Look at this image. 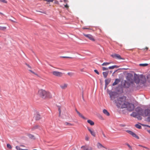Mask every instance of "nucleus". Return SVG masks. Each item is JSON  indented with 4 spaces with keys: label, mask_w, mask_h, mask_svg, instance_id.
I'll return each instance as SVG.
<instances>
[{
    "label": "nucleus",
    "mask_w": 150,
    "mask_h": 150,
    "mask_svg": "<svg viewBox=\"0 0 150 150\" xmlns=\"http://www.w3.org/2000/svg\"><path fill=\"white\" fill-rule=\"evenodd\" d=\"M126 98L123 96L115 100V102L117 107L121 108H127L130 111L133 110L134 108V104L126 102Z\"/></svg>",
    "instance_id": "f257e3e1"
},
{
    "label": "nucleus",
    "mask_w": 150,
    "mask_h": 150,
    "mask_svg": "<svg viewBox=\"0 0 150 150\" xmlns=\"http://www.w3.org/2000/svg\"><path fill=\"white\" fill-rule=\"evenodd\" d=\"M38 93L40 96L43 99H46L52 98V94L49 91L41 89L39 90Z\"/></svg>",
    "instance_id": "f03ea898"
},
{
    "label": "nucleus",
    "mask_w": 150,
    "mask_h": 150,
    "mask_svg": "<svg viewBox=\"0 0 150 150\" xmlns=\"http://www.w3.org/2000/svg\"><path fill=\"white\" fill-rule=\"evenodd\" d=\"M52 73L53 75L56 76L61 77L62 75V72L58 71H53Z\"/></svg>",
    "instance_id": "7ed1b4c3"
},
{
    "label": "nucleus",
    "mask_w": 150,
    "mask_h": 150,
    "mask_svg": "<svg viewBox=\"0 0 150 150\" xmlns=\"http://www.w3.org/2000/svg\"><path fill=\"white\" fill-rule=\"evenodd\" d=\"M126 132L130 135H132L133 137L136 138L137 139H139V137L132 131L130 130H127L126 131Z\"/></svg>",
    "instance_id": "20e7f679"
},
{
    "label": "nucleus",
    "mask_w": 150,
    "mask_h": 150,
    "mask_svg": "<svg viewBox=\"0 0 150 150\" xmlns=\"http://www.w3.org/2000/svg\"><path fill=\"white\" fill-rule=\"evenodd\" d=\"M142 115L145 117L150 116V110H145L144 113Z\"/></svg>",
    "instance_id": "39448f33"
},
{
    "label": "nucleus",
    "mask_w": 150,
    "mask_h": 150,
    "mask_svg": "<svg viewBox=\"0 0 150 150\" xmlns=\"http://www.w3.org/2000/svg\"><path fill=\"white\" fill-rule=\"evenodd\" d=\"M111 56L113 58H115L117 59H122L120 56L119 54H114L111 55Z\"/></svg>",
    "instance_id": "423d86ee"
},
{
    "label": "nucleus",
    "mask_w": 150,
    "mask_h": 150,
    "mask_svg": "<svg viewBox=\"0 0 150 150\" xmlns=\"http://www.w3.org/2000/svg\"><path fill=\"white\" fill-rule=\"evenodd\" d=\"M83 35L86 37L88 38L89 40L93 41H94L95 39L93 37V36L90 34H83Z\"/></svg>",
    "instance_id": "0eeeda50"
},
{
    "label": "nucleus",
    "mask_w": 150,
    "mask_h": 150,
    "mask_svg": "<svg viewBox=\"0 0 150 150\" xmlns=\"http://www.w3.org/2000/svg\"><path fill=\"white\" fill-rule=\"evenodd\" d=\"M81 148L83 150H93L92 147H88L86 146H83Z\"/></svg>",
    "instance_id": "6e6552de"
},
{
    "label": "nucleus",
    "mask_w": 150,
    "mask_h": 150,
    "mask_svg": "<svg viewBox=\"0 0 150 150\" xmlns=\"http://www.w3.org/2000/svg\"><path fill=\"white\" fill-rule=\"evenodd\" d=\"M87 129L88 130L90 133L91 135L93 137H95L96 136V134L94 131L91 129L90 128H89L88 127H87Z\"/></svg>",
    "instance_id": "1a4fd4ad"
},
{
    "label": "nucleus",
    "mask_w": 150,
    "mask_h": 150,
    "mask_svg": "<svg viewBox=\"0 0 150 150\" xmlns=\"http://www.w3.org/2000/svg\"><path fill=\"white\" fill-rule=\"evenodd\" d=\"M115 93L113 92H111L109 93L110 97L111 100H113L115 98Z\"/></svg>",
    "instance_id": "9d476101"
},
{
    "label": "nucleus",
    "mask_w": 150,
    "mask_h": 150,
    "mask_svg": "<svg viewBox=\"0 0 150 150\" xmlns=\"http://www.w3.org/2000/svg\"><path fill=\"white\" fill-rule=\"evenodd\" d=\"M34 117L36 120H39L41 118L40 115L38 113H36Z\"/></svg>",
    "instance_id": "9b49d317"
},
{
    "label": "nucleus",
    "mask_w": 150,
    "mask_h": 150,
    "mask_svg": "<svg viewBox=\"0 0 150 150\" xmlns=\"http://www.w3.org/2000/svg\"><path fill=\"white\" fill-rule=\"evenodd\" d=\"M68 86V84L66 83H64L60 86V87L62 89H66Z\"/></svg>",
    "instance_id": "f8f14e48"
},
{
    "label": "nucleus",
    "mask_w": 150,
    "mask_h": 150,
    "mask_svg": "<svg viewBox=\"0 0 150 150\" xmlns=\"http://www.w3.org/2000/svg\"><path fill=\"white\" fill-rule=\"evenodd\" d=\"M111 81V79H106L105 80V87H106L108 85L109 83Z\"/></svg>",
    "instance_id": "ddd939ff"
},
{
    "label": "nucleus",
    "mask_w": 150,
    "mask_h": 150,
    "mask_svg": "<svg viewBox=\"0 0 150 150\" xmlns=\"http://www.w3.org/2000/svg\"><path fill=\"white\" fill-rule=\"evenodd\" d=\"M76 111L78 114L79 115V116H80V117L82 118L84 120H86L87 118L84 117V116H83V115L81 114L78 111H77V110H76Z\"/></svg>",
    "instance_id": "4468645a"
},
{
    "label": "nucleus",
    "mask_w": 150,
    "mask_h": 150,
    "mask_svg": "<svg viewBox=\"0 0 150 150\" xmlns=\"http://www.w3.org/2000/svg\"><path fill=\"white\" fill-rule=\"evenodd\" d=\"M40 127V126L38 125H35L32 128V129L33 130H35L36 129H39Z\"/></svg>",
    "instance_id": "2eb2a0df"
},
{
    "label": "nucleus",
    "mask_w": 150,
    "mask_h": 150,
    "mask_svg": "<svg viewBox=\"0 0 150 150\" xmlns=\"http://www.w3.org/2000/svg\"><path fill=\"white\" fill-rule=\"evenodd\" d=\"M103 112L104 114L107 115V116H109L110 115V113L106 109H104L103 110Z\"/></svg>",
    "instance_id": "dca6fc26"
},
{
    "label": "nucleus",
    "mask_w": 150,
    "mask_h": 150,
    "mask_svg": "<svg viewBox=\"0 0 150 150\" xmlns=\"http://www.w3.org/2000/svg\"><path fill=\"white\" fill-rule=\"evenodd\" d=\"M97 146L98 149L100 148L101 147H103L104 148L107 149L106 148L103 146L102 144L99 142L97 144Z\"/></svg>",
    "instance_id": "f3484780"
},
{
    "label": "nucleus",
    "mask_w": 150,
    "mask_h": 150,
    "mask_svg": "<svg viewBox=\"0 0 150 150\" xmlns=\"http://www.w3.org/2000/svg\"><path fill=\"white\" fill-rule=\"evenodd\" d=\"M120 80L118 79H116L115 82L113 83L112 85L114 86L120 82Z\"/></svg>",
    "instance_id": "a211bd4d"
},
{
    "label": "nucleus",
    "mask_w": 150,
    "mask_h": 150,
    "mask_svg": "<svg viewBox=\"0 0 150 150\" xmlns=\"http://www.w3.org/2000/svg\"><path fill=\"white\" fill-rule=\"evenodd\" d=\"M64 125H66V126L68 125V126H74V124H71V123H69L67 122H65L64 123Z\"/></svg>",
    "instance_id": "6ab92c4d"
},
{
    "label": "nucleus",
    "mask_w": 150,
    "mask_h": 150,
    "mask_svg": "<svg viewBox=\"0 0 150 150\" xmlns=\"http://www.w3.org/2000/svg\"><path fill=\"white\" fill-rule=\"evenodd\" d=\"M87 122L89 124L91 125H93L94 124V123L91 120H87Z\"/></svg>",
    "instance_id": "aec40b11"
},
{
    "label": "nucleus",
    "mask_w": 150,
    "mask_h": 150,
    "mask_svg": "<svg viewBox=\"0 0 150 150\" xmlns=\"http://www.w3.org/2000/svg\"><path fill=\"white\" fill-rule=\"evenodd\" d=\"M104 77L105 78H106L108 74V72H104L103 73Z\"/></svg>",
    "instance_id": "412c9836"
},
{
    "label": "nucleus",
    "mask_w": 150,
    "mask_h": 150,
    "mask_svg": "<svg viewBox=\"0 0 150 150\" xmlns=\"http://www.w3.org/2000/svg\"><path fill=\"white\" fill-rule=\"evenodd\" d=\"M118 67L117 65H114L112 66L109 67H108V69H113L115 68H117Z\"/></svg>",
    "instance_id": "4be33fe9"
},
{
    "label": "nucleus",
    "mask_w": 150,
    "mask_h": 150,
    "mask_svg": "<svg viewBox=\"0 0 150 150\" xmlns=\"http://www.w3.org/2000/svg\"><path fill=\"white\" fill-rule=\"evenodd\" d=\"M85 140L87 141H89L90 139V137L88 134H86L85 137Z\"/></svg>",
    "instance_id": "5701e85b"
},
{
    "label": "nucleus",
    "mask_w": 150,
    "mask_h": 150,
    "mask_svg": "<svg viewBox=\"0 0 150 150\" xmlns=\"http://www.w3.org/2000/svg\"><path fill=\"white\" fill-rule=\"evenodd\" d=\"M137 114H138V113L133 112H132V114H131V116H132L134 117H135L137 116Z\"/></svg>",
    "instance_id": "b1692460"
},
{
    "label": "nucleus",
    "mask_w": 150,
    "mask_h": 150,
    "mask_svg": "<svg viewBox=\"0 0 150 150\" xmlns=\"http://www.w3.org/2000/svg\"><path fill=\"white\" fill-rule=\"evenodd\" d=\"M28 137H29V138L31 139H35V137L33 135H32L31 134H30L28 135Z\"/></svg>",
    "instance_id": "393cba45"
},
{
    "label": "nucleus",
    "mask_w": 150,
    "mask_h": 150,
    "mask_svg": "<svg viewBox=\"0 0 150 150\" xmlns=\"http://www.w3.org/2000/svg\"><path fill=\"white\" fill-rule=\"evenodd\" d=\"M16 148L17 150H28L27 149H22L19 146H16Z\"/></svg>",
    "instance_id": "a878e982"
},
{
    "label": "nucleus",
    "mask_w": 150,
    "mask_h": 150,
    "mask_svg": "<svg viewBox=\"0 0 150 150\" xmlns=\"http://www.w3.org/2000/svg\"><path fill=\"white\" fill-rule=\"evenodd\" d=\"M6 29V27H1L0 26V30H5Z\"/></svg>",
    "instance_id": "bb28decb"
},
{
    "label": "nucleus",
    "mask_w": 150,
    "mask_h": 150,
    "mask_svg": "<svg viewBox=\"0 0 150 150\" xmlns=\"http://www.w3.org/2000/svg\"><path fill=\"white\" fill-rule=\"evenodd\" d=\"M148 64L145 63V64H139V65L140 66L142 67H145L148 66Z\"/></svg>",
    "instance_id": "cd10ccee"
},
{
    "label": "nucleus",
    "mask_w": 150,
    "mask_h": 150,
    "mask_svg": "<svg viewBox=\"0 0 150 150\" xmlns=\"http://www.w3.org/2000/svg\"><path fill=\"white\" fill-rule=\"evenodd\" d=\"M135 126L137 128H138V129H141V128H142V127L141 126L139 125V124H136L135 125Z\"/></svg>",
    "instance_id": "c85d7f7f"
},
{
    "label": "nucleus",
    "mask_w": 150,
    "mask_h": 150,
    "mask_svg": "<svg viewBox=\"0 0 150 150\" xmlns=\"http://www.w3.org/2000/svg\"><path fill=\"white\" fill-rule=\"evenodd\" d=\"M110 64V62H104L103 63V64H102V66H105V65H108L109 64Z\"/></svg>",
    "instance_id": "c756f323"
},
{
    "label": "nucleus",
    "mask_w": 150,
    "mask_h": 150,
    "mask_svg": "<svg viewBox=\"0 0 150 150\" xmlns=\"http://www.w3.org/2000/svg\"><path fill=\"white\" fill-rule=\"evenodd\" d=\"M135 82L137 84L139 82V79H137L135 80Z\"/></svg>",
    "instance_id": "7c9ffc66"
},
{
    "label": "nucleus",
    "mask_w": 150,
    "mask_h": 150,
    "mask_svg": "<svg viewBox=\"0 0 150 150\" xmlns=\"http://www.w3.org/2000/svg\"><path fill=\"white\" fill-rule=\"evenodd\" d=\"M7 146L8 148L10 149H11L12 148V147L11 146V145L10 144H7Z\"/></svg>",
    "instance_id": "2f4dec72"
},
{
    "label": "nucleus",
    "mask_w": 150,
    "mask_h": 150,
    "mask_svg": "<svg viewBox=\"0 0 150 150\" xmlns=\"http://www.w3.org/2000/svg\"><path fill=\"white\" fill-rule=\"evenodd\" d=\"M126 84L128 86H125V87H128L129 85V83L128 82H125V86Z\"/></svg>",
    "instance_id": "473e14b6"
},
{
    "label": "nucleus",
    "mask_w": 150,
    "mask_h": 150,
    "mask_svg": "<svg viewBox=\"0 0 150 150\" xmlns=\"http://www.w3.org/2000/svg\"><path fill=\"white\" fill-rule=\"evenodd\" d=\"M0 2H3L4 3H7V1L5 0H0Z\"/></svg>",
    "instance_id": "72a5a7b5"
},
{
    "label": "nucleus",
    "mask_w": 150,
    "mask_h": 150,
    "mask_svg": "<svg viewBox=\"0 0 150 150\" xmlns=\"http://www.w3.org/2000/svg\"><path fill=\"white\" fill-rule=\"evenodd\" d=\"M29 71L33 74L38 76V74H37L35 73V72H34L33 71H32L31 70H29Z\"/></svg>",
    "instance_id": "f704fd0d"
},
{
    "label": "nucleus",
    "mask_w": 150,
    "mask_h": 150,
    "mask_svg": "<svg viewBox=\"0 0 150 150\" xmlns=\"http://www.w3.org/2000/svg\"><path fill=\"white\" fill-rule=\"evenodd\" d=\"M94 71L97 74L99 75V73L98 72V71H97V70L96 69H95L94 70Z\"/></svg>",
    "instance_id": "c9c22d12"
},
{
    "label": "nucleus",
    "mask_w": 150,
    "mask_h": 150,
    "mask_svg": "<svg viewBox=\"0 0 150 150\" xmlns=\"http://www.w3.org/2000/svg\"><path fill=\"white\" fill-rule=\"evenodd\" d=\"M45 1H46L47 2H53L54 1V0H44Z\"/></svg>",
    "instance_id": "e433bc0d"
},
{
    "label": "nucleus",
    "mask_w": 150,
    "mask_h": 150,
    "mask_svg": "<svg viewBox=\"0 0 150 150\" xmlns=\"http://www.w3.org/2000/svg\"><path fill=\"white\" fill-rule=\"evenodd\" d=\"M108 68H105V67H103L102 68V70L103 71H105L108 70Z\"/></svg>",
    "instance_id": "4c0bfd02"
},
{
    "label": "nucleus",
    "mask_w": 150,
    "mask_h": 150,
    "mask_svg": "<svg viewBox=\"0 0 150 150\" xmlns=\"http://www.w3.org/2000/svg\"><path fill=\"white\" fill-rule=\"evenodd\" d=\"M67 74L69 75V76H72L73 74V73H70V72H69V73H67Z\"/></svg>",
    "instance_id": "58836bf2"
},
{
    "label": "nucleus",
    "mask_w": 150,
    "mask_h": 150,
    "mask_svg": "<svg viewBox=\"0 0 150 150\" xmlns=\"http://www.w3.org/2000/svg\"><path fill=\"white\" fill-rule=\"evenodd\" d=\"M139 146L142 147H143L145 148V149H147L148 150L149 149L148 148H147V147H145V146H143L140 145H139Z\"/></svg>",
    "instance_id": "ea45409f"
},
{
    "label": "nucleus",
    "mask_w": 150,
    "mask_h": 150,
    "mask_svg": "<svg viewBox=\"0 0 150 150\" xmlns=\"http://www.w3.org/2000/svg\"><path fill=\"white\" fill-rule=\"evenodd\" d=\"M25 64L28 67H29V68L31 69V67L28 64H27V63H26Z\"/></svg>",
    "instance_id": "a19ab883"
},
{
    "label": "nucleus",
    "mask_w": 150,
    "mask_h": 150,
    "mask_svg": "<svg viewBox=\"0 0 150 150\" xmlns=\"http://www.w3.org/2000/svg\"><path fill=\"white\" fill-rule=\"evenodd\" d=\"M58 110L59 112V115L60 116V113H61V110L60 108H59V109H58Z\"/></svg>",
    "instance_id": "79ce46f5"
},
{
    "label": "nucleus",
    "mask_w": 150,
    "mask_h": 150,
    "mask_svg": "<svg viewBox=\"0 0 150 150\" xmlns=\"http://www.w3.org/2000/svg\"><path fill=\"white\" fill-rule=\"evenodd\" d=\"M127 146L129 148H131V146H130L128 144H127Z\"/></svg>",
    "instance_id": "37998d69"
},
{
    "label": "nucleus",
    "mask_w": 150,
    "mask_h": 150,
    "mask_svg": "<svg viewBox=\"0 0 150 150\" xmlns=\"http://www.w3.org/2000/svg\"><path fill=\"white\" fill-rule=\"evenodd\" d=\"M102 134L104 137H106L105 135V134H104V133L103 132H102Z\"/></svg>",
    "instance_id": "c03bdc74"
},
{
    "label": "nucleus",
    "mask_w": 150,
    "mask_h": 150,
    "mask_svg": "<svg viewBox=\"0 0 150 150\" xmlns=\"http://www.w3.org/2000/svg\"><path fill=\"white\" fill-rule=\"evenodd\" d=\"M64 6H65V7L67 8H68V5L67 4H66V5H65Z\"/></svg>",
    "instance_id": "a18cd8bd"
},
{
    "label": "nucleus",
    "mask_w": 150,
    "mask_h": 150,
    "mask_svg": "<svg viewBox=\"0 0 150 150\" xmlns=\"http://www.w3.org/2000/svg\"><path fill=\"white\" fill-rule=\"evenodd\" d=\"M147 120L149 121L150 122V117H148L147 118Z\"/></svg>",
    "instance_id": "49530a36"
},
{
    "label": "nucleus",
    "mask_w": 150,
    "mask_h": 150,
    "mask_svg": "<svg viewBox=\"0 0 150 150\" xmlns=\"http://www.w3.org/2000/svg\"><path fill=\"white\" fill-rule=\"evenodd\" d=\"M83 29H90V28H83Z\"/></svg>",
    "instance_id": "de8ad7c7"
},
{
    "label": "nucleus",
    "mask_w": 150,
    "mask_h": 150,
    "mask_svg": "<svg viewBox=\"0 0 150 150\" xmlns=\"http://www.w3.org/2000/svg\"><path fill=\"white\" fill-rule=\"evenodd\" d=\"M148 48L147 47H146L144 49V50L145 49H146V50H147L148 49Z\"/></svg>",
    "instance_id": "09e8293b"
},
{
    "label": "nucleus",
    "mask_w": 150,
    "mask_h": 150,
    "mask_svg": "<svg viewBox=\"0 0 150 150\" xmlns=\"http://www.w3.org/2000/svg\"><path fill=\"white\" fill-rule=\"evenodd\" d=\"M147 131L149 134H150V130H148Z\"/></svg>",
    "instance_id": "8fccbe9b"
},
{
    "label": "nucleus",
    "mask_w": 150,
    "mask_h": 150,
    "mask_svg": "<svg viewBox=\"0 0 150 150\" xmlns=\"http://www.w3.org/2000/svg\"><path fill=\"white\" fill-rule=\"evenodd\" d=\"M20 146H23V147H24L25 146H24V145H20Z\"/></svg>",
    "instance_id": "3c124183"
},
{
    "label": "nucleus",
    "mask_w": 150,
    "mask_h": 150,
    "mask_svg": "<svg viewBox=\"0 0 150 150\" xmlns=\"http://www.w3.org/2000/svg\"><path fill=\"white\" fill-rule=\"evenodd\" d=\"M146 126H147L148 127H150V126H149L147 125H146Z\"/></svg>",
    "instance_id": "603ef678"
},
{
    "label": "nucleus",
    "mask_w": 150,
    "mask_h": 150,
    "mask_svg": "<svg viewBox=\"0 0 150 150\" xmlns=\"http://www.w3.org/2000/svg\"><path fill=\"white\" fill-rule=\"evenodd\" d=\"M11 21H13V22H14V21H13V20H11Z\"/></svg>",
    "instance_id": "864d4df0"
},
{
    "label": "nucleus",
    "mask_w": 150,
    "mask_h": 150,
    "mask_svg": "<svg viewBox=\"0 0 150 150\" xmlns=\"http://www.w3.org/2000/svg\"><path fill=\"white\" fill-rule=\"evenodd\" d=\"M33 150H36V149H33Z\"/></svg>",
    "instance_id": "5fc2aeb1"
},
{
    "label": "nucleus",
    "mask_w": 150,
    "mask_h": 150,
    "mask_svg": "<svg viewBox=\"0 0 150 150\" xmlns=\"http://www.w3.org/2000/svg\"><path fill=\"white\" fill-rule=\"evenodd\" d=\"M144 79H145V77H144Z\"/></svg>",
    "instance_id": "6e6d98bb"
},
{
    "label": "nucleus",
    "mask_w": 150,
    "mask_h": 150,
    "mask_svg": "<svg viewBox=\"0 0 150 150\" xmlns=\"http://www.w3.org/2000/svg\"><path fill=\"white\" fill-rule=\"evenodd\" d=\"M1 37V36L0 35V37Z\"/></svg>",
    "instance_id": "4d7b16f0"
}]
</instances>
